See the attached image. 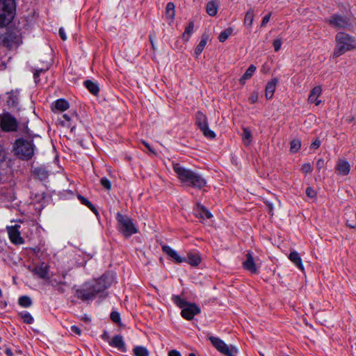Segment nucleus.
<instances>
[{
    "label": "nucleus",
    "mask_w": 356,
    "mask_h": 356,
    "mask_svg": "<svg viewBox=\"0 0 356 356\" xmlns=\"http://www.w3.org/2000/svg\"><path fill=\"white\" fill-rule=\"evenodd\" d=\"M69 107H70V104L67 101H66L64 99H57L54 103V107H53L52 110L54 111H58L63 112V111L67 110L69 108Z\"/></svg>",
    "instance_id": "22"
},
{
    "label": "nucleus",
    "mask_w": 356,
    "mask_h": 356,
    "mask_svg": "<svg viewBox=\"0 0 356 356\" xmlns=\"http://www.w3.org/2000/svg\"><path fill=\"white\" fill-rule=\"evenodd\" d=\"M336 170L339 175L345 176L349 174L350 165L346 160L341 159L336 165Z\"/></svg>",
    "instance_id": "16"
},
{
    "label": "nucleus",
    "mask_w": 356,
    "mask_h": 356,
    "mask_svg": "<svg viewBox=\"0 0 356 356\" xmlns=\"http://www.w3.org/2000/svg\"><path fill=\"white\" fill-rule=\"evenodd\" d=\"M325 165V161L323 159H318L316 161V169L320 171Z\"/></svg>",
    "instance_id": "51"
},
{
    "label": "nucleus",
    "mask_w": 356,
    "mask_h": 356,
    "mask_svg": "<svg viewBox=\"0 0 356 356\" xmlns=\"http://www.w3.org/2000/svg\"><path fill=\"white\" fill-rule=\"evenodd\" d=\"M33 173L41 181L46 180L49 175L48 170L42 166L34 168Z\"/></svg>",
    "instance_id": "20"
},
{
    "label": "nucleus",
    "mask_w": 356,
    "mask_h": 356,
    "mask_svg": "<svg viewBox=\"0 0 356 356\" xmlns=\"http://www.w3.org/2000/svg\"><path fill=\"white\" fill-rule=\"evenodd\" d=\"M102 339H104V341H106L108 342V341L111 340L110 338H109V335H108V334L106 332H105L102 334Z\"/></svg>",
    "instance_id": "58"
},
{
    "label": "nucleus",
    "mask_w": 356,
    "mask_h": 356,
    "mask_svg": "<svg viewBox=\"0 0 356 356\" xmlns=\"http://www.w3.org/2000/svg\"><path fill=\"white\" fill-rule=\"evenodd\" d=\"M22 42V36L17 30H9L0 34V44L9 49L16 48Z\"/></svg>",
    "instance_id": "7"
},
{
    "label": "nucleus",
    "mask_w": 356,
    "mask_h": 356,
    "mask_svg": "<svg viewBox=\"0 0 356 356\" xmlns=\"http://www.w3.org/2000/svg\"><path fill=\"white\" fill-rule=\"evenodd\" d=\"M35 145L32 138H19L15 140L13 149L15 155L21 160H31L35 151Z\"/></svg>",
    "instance_id": "3"
},
{
    "label": "nucleus",
    "mask_w": 356,
    "mask_h": 356,
    "mask_svg": "<svg viewBox=\"0 0 356 356\" xmlns=\"http://www.w3.org/2000/svg\"><path fill=\"white\" fill-rule=\"evenodd\" d=\"M195 124L199 129L208 125L209 123L207 115L201 111H197L195 114Z\"/></svg>",
    "instance_id": "23"
},
{
    "label": "nucleus",
    "mask_w": 356,
    "mask_h": 356,
    "mask_svg": "<svg viewBox=\"0 0 356 356\" xmlns=\"http://www.w3.org/2000/svg\"><path fill=\"white\" fill-rule=\"evenodd\" d=\"M6 158V149L3 143H0V163L3 162Z\"/></svg>",
    "instance_id": "44"
},
{
    "label": "nucleus",
    "mask_w": 356,
    "mask_h": 356,
    "mask_svg": "<svg viewBox=\"0 0 356 356\" xmlns=\"http://www.w3.org/2000/svg\"><path fill=\"white\" fill-rule=\"evenodd\" d=\"M163 251L178 264L185 262L186 261L185 258L180 257L179 254L177 252V251L171 248L170 246H163Z\"/></svg>",
    "instance_id": "17"
},
{
    "label": "nucleus",
    "mask_w": 356,
    "mask_h": 356,
    "mask_svg": "<svg viewBox=\"0 0 356 356\" xmlns=\"http://www.w3.org/2000/svg\"><path fill=\"white\" fill-rule=\"evenodd\" d=\"M243 141L244 144L248 146L250 145L251 142L252 134L251 131L247 128H243Z\"/></svg>",
    "instance_id": "39"
},
{
    "label": "nucleus",
    "mask_w": 356,
    "mask_h": 356,
    "mask_svg": "<svg viewBox=\"0 0 356 356\" xmlns=\"http://www.w3.org/2000/svg\"><path fill=\"white\" fill-rule=\"evenodd\" d=\"M282 44V40L280 38L276 39L273 41V45L275 51H278Z\"/></svg>",
    "instance_id": "48"
},
{
    "label": "nucleus",
    "mask_w": 356,
    "mask_h": 356,
    "mask_svg": "<svg viewBox=\"0 0 356 356\" xmlns=\"http://www.w3.org/2000/svg\"><path fill=\"white\" fill-rule=\"evenodd\" d=\"M33 273L39 277L45 279L48 275V267L44 264H42L34 268Z\"/></svg>",
    "instance_id": "26"
},
{
    "label": "nucleus",
    "mask_w": 356,
    "mask_h": 356,
    "mask_svg": "<svg viewBox=\"0 0 356 356\" xmlns=\"http://www.w3.org/2000/svg\"><path fill=\"white\" fill-rule=\"evenodd\" d=\"M186 259V262L188 263L190 265L193 266H198L201 262V257L198 253H188L187 258Z\"/></svg>",
    "instance_id": "24"
},
{
    "label": "nucleus",
    "mask_w": 356,
    "mask_h": 356,
    "mask_svg": "<svg viewBox=\"0 0 356 356\" xmlns=\"http://www.w3.org/2000/svg\"><path fill=\"white\" fill-rule=\"evenodd\" d=\"M336 45L333 52V58H337L347 51L356 49V39L344 32H339L335 35Z\"/></svg>",
    "instance_id": "4"
},
{
    "label": "nucleus",
    "mask_w": 356,
    "mask_h": 356,
    "mask_svg": "<svg viewBox=\"0 0 356 356\" xmlns=\"http://www.w3.org/2000/svg\"><path fill=\"white\" fill-rule=\"evenodd\" d=\"M289 259L292 261L300 270H303L304 266L302 263V259L299 253L296 251H292L289 255Z\"/></svg>",
    "instance_id": "21"
},
{
    "label": "nucleus",
    "mask_w": 356,
    "mask_h": 356,
    "mask_svg": "<svg viewBox=\"0 0 356 356\" xmlns=\"http://www.w3.org/2000/svg\"><path fill=\"white\" fill-rule=\"evenodd\" d=\"M306 194L309 197L314 198L316 196V192L314 189L310 186L307 187L306 189Z\"/></svg>",
    "instance_id": "50"
},
{
    "label": "nucleus",
    "mask_w": 356,
    "mask_h": 356,
    "mask_svg": "<svg viewBox=\"0 0 356 356\" xmlns=\"http://www.w3.org/2000/svg\"><path fill=\"white\" fill-rule=\"evenodd\" d=\"M142 143L148 149L149 152H151L153 154H156L155 151L152 148L149 143L144 140L142 141Z\"/></svg>",
    "instance_id": "57"
},
{
    "label": "nucleus",
    "mask_w": 356,
    "mask_h": 356,
    "mask_svg": "<svg viewBox=\"0 0 356 356\" xmlns=\"http://www.w3.org/2000/svg\"><path fill=\"white\" fill-rule=\"evenodd\" d=\"M19 225H15L8 227V234L10 241L16 245L24 243V239L21 237L19 230Z\"/></svg>",
    "instance_id": "12"
},
{
    "label": "nucleus",
    "mask_w": 356,
    "mask_h": 356,
    "mask_svg": "<svg viewBox=\"0 0 356 356\" xmlns=\"http://www.w3.org/2000/svg\"><path fill=\"white\" fill-rule=\"evenodd\" d=\"M194 29V22L193 21L189 22L188 26L186 27L185 31L182 35V38L184 40L188 41Z\"/></svg>",
    "instance_id": "34"
},
{
    "label": "nucleus",
    "mask_w": 356,
    "mask_h": 356,
    "mask_svg": "<svg viewBox=\"0 0 356 356\" xmlns=\"http://www.w3.org/2000/svg\"><path fill=\"white\" fill-rule=\"evenodd\" d=\"M200 129L201 130V131L202 132L203 135L205 137L211 139H213L216 138V134L214 133V131L209 129V124L206 125L205 127H201Z\"/></svg>",
    "instance_id": "40"
},
{
    "label": "nucleus",
    "mask_w": 356,
    "mask_h": 356,
    "mask_svg": "<svg viewBox=\"0 0 356 356\" xmlns=\"http://www.w3.org/2000/svg\"><path fill=\"white\" fill-rule=\"evenodd\" d=\"M277 83V79H273L270 81L268 82L265 89V95L267 99H270L275 90L276 84Z\"/></svg>",
    "instance_id": "19"
},
{
    "label": "nucleus",
    "mask_w": 356,
    "mask_h": 356,
    "mask_svg": "<svg viewBox=\"0 0 356 356\" xmlns=\"http://www.w3.org/2000/svg\"><path fill=\"white\" fill-rule=\"evenodd\" d=\"M107 288L105 280L101 277L91 282H85L76 290V296L82 301L92 300L96 296L103 293Z\"/></svg>",
    "instance_id": "2"
},
{
    "label": "nucleus",
    "mask_w": 356,
    "mask_h": 356,
    "mask_svg": "<svg viewBox=\"0 0 356 356\" xmlns=\"http://www.w3.org/2000/svg\"><path fill=\"white\" fill-rule=\"evenodd\" d=\"M301 171L307 174L312 171V166L309 163H305L302 165L301 167Z\"/></svg>",
    "instance_id": "45"
},
{
    "label": "nucleus",
    "mask_w": 356,
    "mask_h": 356,
    "mask_svg": "<svg viewBox=\"0 0 356 356\" xmlns=\"http://www.w3.org/2000/svg\"><path fill=\"white\" fill-rule=\"evenodd\" d=\"M301 142L298 139H294L291 142L290 151L293 153H296L300 149Z\"/></svg>",
    "instance_id": "41"
},
{
    "label": "nucleus",
    "mask_w": 356,
    "mask_h": 356,
    "mask_svg": "<svg viewBox=\"0 0 356 356\" xmlns=\"http://www.w3.org/2000/svg\"><path fill=\"white\" fill-rule=\"evenodd\" d=\"M108 344L110 346L115 348L122 353L127 352L126 345L122 335H115L110 341H108Z\"/></svg>",
    "instance_id": "13"
},
{
    "label": "nucleus",
    "mask_w": 356,
    "mask_h": 356,
    "mask_svg": "<svg viewBox=\"0 0 356 356\" xmlns=\"http://www.w3.org/2000/svg\"><path fill=\"white\" fill-rule=\"evenodd\" d=\"M65 276H66V273H63V274H62V277H63V278H65Z\"/></svg>",
    "instance_id": "63"
},
{
    "label": "nucleus",
    "mask_w": 356,
    "mask_h": 356,
    "mask_svg": "<svg viewBox=\"0 0 356 356\" xmlns=\"http://www.w3.org/2000/svg\"><path fill=\"white\" fill-rule=\"evenodd\" d=\"M218 8V3L216 1H211L207 3L206 6V10L209 15L215 16L217 14Z\"/></svg>",
    "instance_id": "29"
},
{
    "label": "nucleus",
    "mask_w": 356,
    "mask_h": 356,
    "mask_svg": "<svg viewBox=\"0 0 356 356\" xmlns=\"http://www.w3.org/2000/svg\"><path fill=\"white\" fill-rule=\"evenodd\" d=\"M83 85L88 89V90L93 95H97L99 92V88L97 83L93 82L90 80H86L84 81Z\"/></svg>",
    "instance_id": "25"
},
{
    "label": "nucleus",
    "mask_w": 356,
    "mask_h": 356,
    "mask_svg": "<svg viewBox=\"0 0 356 356\" xmlns=\"http://www.w3.org/2000/svg\"><path fill=\"white\" fill-rule=\"evenodd\" d=\"M195 212L196 216L202 220L209 219L213 216L211 213L202 204H197Z\"/></svg>",
    "instance_id": "18"
},
{
    "label": "nucleus",
    "mask_w": 356,
    "mask_h": 356,
    "mask_svg": "<svg viewBox=\"0 0 356 356\" xmlns=\"http://www.w3.org/2000/svg\"><path fill=\"white\" fill-rule=\"evenodd\" d=\"M115 218L117 229L125 238H129L138 232L134 220L129 216L118 212Z\"/></svg>",
    "instance_id": "5"
},
{
    "label": "nucleus",
    "mask_w": 356,
    "mask_h": 356,
    "mask_svg": "<svg viewBox=\"0 0 356 356\" xmlns=\"http://www.w3.org/2000/svg\"><path fill=\"white\" fill-rule=\"evenodd\" d=\"M201 309L198 305L195 303H188L183 309H181V316L188 320H192L195 315L199 314Z\"/></svg>",
    "instance_id": "11"
},
{
    "label": "nucleus",
    "mask_w": 356,
    "mask_h": 356,
    "mask_svg": "<svg viewBox=\"0 0 356 356\" xmlns=\"http://www.w3.org/2000/svg\"><path fill=\"white\" fill-rule=\"evenodd\" d=\"M175 5L172 2L168 3L165 8V17L166 19L169 21V22H172L175 18Z\"/></svg>",
    "instance_id": "30"
},
{
    "label": "nucleus",
    "mask_w": 356,
    "mask_h": 356,
    "mask_svg": "<svg viewBox=\"0 0 356 356\" xmlns=\"http://www.w3.org/2000/svg\"><path fill=\"white\" fill-rule=\"evenodd\" d=\"M6 353H7V355H9V354H10V352L9 350H7Z\"/></svg>",
    "instance_id": "64"
},
{
    "label": "nucleus",
    "mask_w": 356,
    "mask_h": 356,
    "mask_svg": "<svg viewBox=\"0 0 356 356\" xmlns=\"http://www.w3.org/2000/svg\"><path fill=\"white\" fill-rule=\"evenodd\" d=\"M322 92L321 87L318 86L314 87L310 92V94L308 97V102L310 104L314 103L316 106H318L321 101L318 99V97L321 95Z\"/></svg>",
    "instance_id": "15"
},
{
    "label": "nucleus",
    "mask_w": 356,
    "mask_h": 356,
    "mask_svg": "<svg viewBox=\"0 0 356 356\" xmlns=\"http://www.w3.org/2000/svg\"><path fill=\"white\" fill-rule=\"evenodd\" d=\"M209 339L219 352L226 356H235L237 353V350L234 346H229L218 337L211 336Z\"/></svg>",
    "instance_id": "10"
},
{
    "label": "nucleus",
    "mask_w": 356,
    "mask_h": 356,
    "mask_svg": "<svg viewBox=\"0 0 356 356\" xmlns=\"http://www.w3.org/2000/svg\"><path fill=\"white\" fill-rule=\"evenodd\" d=\"M320 145H321L320 140L316 139L311 144L310 148L316 149L320 147Z\"/></svg>",
    "instance_id": "54"
},
{
    "label": "nucleus",
    "mask_w": 356,
    "mask_h": 356,
    "mask_svg": "<svg viewBox=\"0 0 356 356\" xmlns=\"http://www.w3.org/2000/svg\"><path fill=\"white\" fill-rule=\"evenodd\" d=\"M18 303L22 307H29L32 305V300L30 297L27 296H21L18 300Z\"/></svg>",
    "instance_id": "38"
},
{
    "label": "nucleus",
    "mask_w": 356,
    "mask_h": 356,
    "mask_svg": "<svg viewBox=\"0 0 356 356\" xmlns=\"http://www.w3.org/2000/svg\"><path fill=\"white\" fill-rule=\"evenodd\" d=\"M7 104L10 108H17L19 104V97L15 93H9L6 100Z\"/></svg>",
    "instance_id": "27"
},
{
    "label": "nucleus",
    "mask_w": 356,
    "mask_h": 356,
    "mask_svg": "<svg viewBox=\"0 0 356 356\" xmlns=\"http://www.w3.org/2000/svg\"><path fill=\"white\" fill-rule=\"evenodd\" d=\"M63 118L67 121L70 120V117L67 114H65Z\"/></svg>",
    "instance_id": "60"
},
{
    "label": "nucleus",
    "mask_w": 356,
    "mask_h": 356,
    "mask_svg": "<svg viewBox=\"0 0 356 356\" xmlns=\"http://www.w3.org/2000/svg\"><path fill=\"white\" fill-rule=\"evenodd\" d=\"M71 331L73 333H74V334H77L79 336H80L81 334V329L79 327H77L76 325L71 326Z\"/></svg>",
    "instance_id": "55"
},
{
    "label": "nucleus",
    "mask_w": 356,
    "mask_h": 356,
    "mask_svg": "<svg viewBox=\"0 0 356 356\" xmlns=\"http://www.w3.org/2000/svg\"><path fill=\"white\" fill-rule=\"evenodd\" d=\"M243 268L253 274L258 273L256 264L250 252L246 255V260L243 263Z\"/></svg>",
    "instance_id": "14"
},
{
    "label": "nucleus",
    "mask_w": 356,
    "mask_h": 356,
    "mask_svg": "<svg viewBox=\"0 0 356 356\" xmlns=\"http://www.w3.org/2000/svg\"><path fill=\"white\" fill-rule=\"evenodd\" d=\"M172 300L177 307L181 309H183V308H184L189 303L185 300L182 299L178 295H173L172 296Z\"/></svg>",
    "instance_id": "35"
},
{
    "label": "nucleus",
    "mask_w": 356,
    "mask_h": 356,
    "mask_svg": "<svg viewBox=\"0 0 356 356\" xmlns=\"http://www.w3.org/2000/svg\"><path fill=\"white\" fill-rule=\"evenodd\" d=\"M58 33H59V35H60V38L63 41H65L67 40V35L65 33V29L63 27H60L59 29Z\"/></svg>",
    "instance_id": "52"
},
{
    "label": "nucleus",
    "mask_w": 356,
    "mask_h": 356,
    "mask_svg": "<svg viewBox=\"0 0 356 356\" xmlns=\"http://www.w3.org/2000/svg\"><path fill=\"white\" fill-rule=\"evenodd\" d=\"M256 67L254 65H250V67L247 69L244 74L240 79V83H244L245 81L250 79L256 71Z\"/></svg>",
    "instance_id": "31"
},
{
    "label": "nucleus",
    "mask_w": 356,
    "mask_h": 356,
    "mask_svg": "<svg viewBox=\"0 0 356 356\" xmlns=\"http://www.w3.org/2000/svg\"><path fill=\"white\" fill-rule=\"evenodd\" d=\"M168 356H181L179 351L177 350H172L168 352Z\"/></svg>",
    "instance_id": "56"
},
{
    "label": "nucleus",
    "mask_w": 356,
    "mask_h": 356,
    "mask_svg": "<svg viewBox=\"0 0 356 356\" xmlns=\"http://www.w3.org/2000/svg\"><path fill=\"white\" fill-rule=\"evenodd\" d=\"M100 183H101L102 186L106 190L111 189V183L107 178H106V177L102 178L100 180Z\"/></svg>",
    "instance_id": "46"
},
{
    "label": "nucleus",
    "mask_w": 356,
    "mask_h": 356,
    "mask_svg": "<svg viewBox=\"0 0 356 356\" xmlns=\"http://www.w3.org/2000/svg\"><path fill=\"white\" fill-rule=\"evenodd\" d=\"M134 353L135 356H149L148 350L141 346H136L134 348Z\"/></svg>",
    "instance_id": "37"
},
{
    "label": "nucleus",
    "mask_w": 356,
    "mask_h": 356,
    "mask_svg": "<svg viewBox=\"0 0 356 356\" xmlns=\"http://www.w3.org/2000/svg\"><path fill=\"white\" fill-rule=\"evenodd\" d=\"M45 70H43V69H36L35 70L34 72H33V78H34V80L37 83L39 81V76H40V74L41 73H44L45 72Z\"/></svg>",
    "instance_id": "49"
},
{
    "label": "nucleus",
    "mask_w": 356,
    "mask_h": 356,
    "mask_svg": "<svg viewBox=\"0 0 356 356\" xmlns=\"http://www.w3.org/2000/svg\"><path fill=\"white\" fill-rule=\"evenodd\" d=\"M254 16V10L252 9H250L245 15L244 25L249 29L252 26Z\"/></svg>",
    "instance_id": "32"
},
{
    "label": "nucleus",
    "mask_w": 356,
    "mask_h": 356,
    "mask_svg": "<svg viewBox=\"0 0 356 356\" xmlns=\"http://www.w3.org/2000/svg\"><path fill=\"white\" fill-rule=\"evenodd\" d=\"M149 40H150V41H151L152 46V47H153V48H154V45L153 41H152V36H151V35H149Z\"/></svg>",
    "instance_id": "61"
},
{
    "label": "nucleus",
    "mask_w": 356,
    "mask_h": 356,
    "mask_svg": "<svg viewBox=\"0 0 356 356\" xmlns=\"http://www.w3.org/2000/svg\"><path fill=\"white\" fill-rule=\"evenodd\" d=\"M232 29H227L222 31L218 36L219 41L221 42H225L229 38V36L232 34Z\"/></svg>",
    "instance_id": "43"
},
{
    "label": "nucleus",
    "mask_w": 356,
    "mask_h": 356,
    "mask_svg": "<svg viewBox=\"0 0 356 356\" xmlns=\"http://www.w3.org/2000/svg\"><path fill=\"white\" fill-rule=\"evenodd\" d=\"M208 38L209 37L206 34H203L202 35L200 42L195 49V54L197 57L200 55L204 50L205 46L207 45Z\"/></svg>",
    "instance_id": "28"
},
{
    "label": "nucleus",
    "mask_w": 356,
    "mask_h": 356,
    "mask_svg": "<svg viewBox=\"0 0 356 356\" xmlns=\"http://www.w3.org/2000/svg\"><path fill=\"white\" fill-rule=\"evenodd\" d=\"M270 13H269L264 17L261 23V26H265L268 23L270 19Z\"/></svg>",
    "instance_id": "53"
},
{
    "label": "nucleus",
    "mask_w": 356,
    "mask_h": 356,
    "mask_svg": "<svg viewBox=\"0 0 356 356\" xmlns=\"http://www.w3.org/2000/svg\"><path fill=\"white\" fill-rule=\"evenodd\" d=\"M19 316L23 320V322L26 324H32L34 322V318L31 314L26 311H24L19 313Z\"/></svg>",
    "instance_id": "36"
},
{
    "label": "nucleus",
    "mask_w": 356,
    "mask_h": 356,
    "mask_svg": "<svg viewBox=\"0 0 356 356\" xmlns=\"http://www.w3.org/2000/svg\"><path fill=\"white\" fill-rule=\"evenodd\" d=\"M172 169L183 186L202 189L207 184L206 179L199 173L184 168L179 163H173Z\"/></svg>",
    "instance_id": "1"
},
{
    "label": "nucleus",
    "mask_w": 356,
    "mask_h": 356,
    "mask_svg": "<svg viewBox=\"0 0 356 356\" xmlns=\"http://www.w3.org/2000/svg\"><path fill=\"white\" fill-rule=\"evenodd\" d=\"M326 22L337 29H348L353 25L350 18L337 14L332 15L329 19H326Z\"/></svg>",
    "instance_id": "9"
},
{
    "label": "nucleus",
    "mask_w": 356,
    "mask_h": 356,
    "mask_svg": "<svg viewBox=\"0 0 356 356\" xmlns=\"http://www.w3.org/2000/svg\"><path fill=\"white\" fill-rule=\"evenodd\" d=\"M266 205L268 206V207L269 208L270 210H273V203L269 202H266Z\"/></svg>",
    "instance_id": "59"
},
{
    "label": "nucleus",
    "mask_w": 356,
    "mask_h": 356,
    "mask_svg": "<svg viewBox=\"0 0 356 356\" xmlns=\"http://www.w3.org/2000/svg\"><path fill=\"white\" fill-rule=\"evenodd\" d=\"M15 10V0H0V27L8 24L13 20Z\"/></svg>",
    "instance_id": "6"
},
{
    "label": "nucleus",
    "mask_w": 356,
    "mask_h": 356,
    "mask_svg": "<svg viewBox=\"0 0 356 356\" xmlns=\"http://www.w3.org/2000/svg\"><path fill=\"white\" fill-rule=\"evenodd\" d=\"M110 318L111 321L113 323H116L118 325L121 326L122 325L121 322L120 314L119 312L116 311H113L111 313Z\"/></svg>",
    "instance_id": "42"
},
{
    "label": "nucleus",
    "mask_w": 356,
    "mask_h": 356,
    "mask_svg": "<svg viewBox=\"0 0 356 356\" xmlns=\"http://www.w3.org/2000/svg\"><path fill=\"white\" fill-rule=\"evenodd\" d=\"M259 97L258 92H253L251 95L248 97V101L250 104H254L257 102Z\"/></svg>",
    "instance_id": "47"
},
{
    "label": "nucleus",
    "mask_w": 356,
    "mask_h": 356,
    "mask_svg": "<svg viewBox=\"0 0 356 356\" xmlns=\"http://www.w3.org/2000/svg\"><path fill=\"white\" fill-rule=\"evenodd\" d=\"M19 121L8 112L0 114V129L3 132H15L19 128Z\"/></svg>",
    "instance_id": "8"
},
{
    "label": "nucleus",
    "mask_w": 356,
    "mask_h": 356,
    "mask_svg": "<svg viewBox=\"0 0 356 356\" xmlns=\"http://www.w3.org/2000/svg\"><path fill=\"white\" fill-rule=\"evenodd\" d=\"M188 356H197V355L193 353H191L188 354Z\"/></svg>",
    "instance_id": "62"
},
{
    "label": "nucleus",
    "mask_w": 356,
    "mask_h": 356,
    "mask_svg": "<svg viewBox=\"0 0 356 356\" xmlns=\"http://www.w3.org/2000/svg\"><path fill=\"white\" fill-rule=\"evenodd\" d=\"M77 197L82 204L86 206L96 215L98 213V211L95 207L87 198L84 197L81 195H78Z\"/></svg>",
    "instance_id": "33"
}]
</instances>
